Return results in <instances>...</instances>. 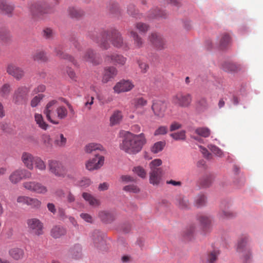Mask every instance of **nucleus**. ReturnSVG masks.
Listing matches in <instances>:
<instances>
[{
  "label": "nucleus",
  "instance_id": "1",
  "mask_svg": "<svg viewBox=\"0 0 263 263\" xmlns=\"http://www.w3.org/2000/svg\"><path fill=\"white\" fill-rule=\"evenodd\" d=\"M90 37L103 49H109L110 44L117 48H122L125 50L129 49L128 44L124 41L121 33L115 28L104 30L100 34L93 33Z\"/></svg>",
  "mask_w": 263,
  "mask_h": 263
},
{
  "label": "nucleus",
  "instance_id": "2",
  "mask_svg": "<svg viewBox=\"0 0 263 263\" xmlns=\"http://www.w3.org/2000/svg\"><path fill=\"white\" fill-rule=\"evenodd\" d=\"M146 142L144 134H134L127 132L120 144V148L128 154L135 155L142 150Z\"/></svg>",
  "mask_w": 263,
  "mask_h": 263
},
{
  "label": "nucleus",
  "instance_id": "3",
  "mask_svg": "<svg viewBox=\"0 0 263 263\" xmlns=\"http://www.w3.org/2000/svg\"><path fill=\"white\" fill-rule=\"evenodd\" d=\"M58 104L56 100L50 101L44 110L47 120L54 124H58L59 120L66 118L68 115L67 108L64 106H58Z\"/></svg>",
  "mask_w": 263,
  "mask_h": 263
},
{
  "label": "nucleus",
  "instance_id": "4",
  "mask_svg": "<svg viewBox=\"0 0 263 263\" xmlns=\"http://www.w3.org/2000/svg\"><path fill=\"white\" fill-rule=\"evenodd\" d=\"M248 242L249 238L245 236L241 238L237 243L236 250L241 255L244 263H249L252 258V254Z\"/></svg>",
  "mask_w": 263,
  "mask_h": 263
},
{
  "label": "nucleus",
  "instance_id": "5",
  "mask_svg": "<svg viewBox=\"0 0 263 263\" xmlns=\"http://www.w3.org/2000/svg\"><path fill=\"white\" fill-rule=\"evenodd\" d=\"M193 98L190 93L178 92L173 96L172 103L182 108H189L192 102Z\"/></svg>",
  "mask_w": 263,
  "mask_h": 263
},
{
  "label": "nucleus",
  "instance_id": "6",
  "mask_svg": "<svg viewBox=\"0 0 263 263\" xmlns=\"http://www.w3.org/2000/svg\"><path fill=\"white\" fill-rule=\"evenodd\" d=\"M48 166L49 172L57 177L64 178L67 174L66 167L60 161L49 160L48 161Z\"/></svg>",
  "mask_w": 263,
  "mask_h": 263
},
{
  "label": "nucleus",
  "instance_id": "7",
  "mask_svg": "<svg viewBox=\"0 0 263 263\" xmlns=\"http://www.w3.org/2000/svg\"><path fill=\"white\" fill-rule=\"evenodd\" d=\"M30 91L29 87L21 86L17 87L12 95V101L16 105H21L26 103L28 99Z\"/></svg>",
  "mask_w": 263,
  "mask_h": 263
},
{
  "label": "nucleus",
  "instance_id": "8",
  "mask_svg": "<svg viewBox=\"0 0 263 263\" xmlns=\"http://www.w3.org/2000/svg\"><path fill=\"white\" fill-rule=\"evenodd\" d=\"M148 40L157 50H162L166 47V41L160 33L152 32L148 35Z\"/></svg>",
  "mask_w": 263,
  "mask_h": 263
},
{
  "label": "nucleus",
  "instance_id": "9",
  "mask_svg": "<svg viewBox=\"0 0 263 263\" xmlns=\"http://www.w3.org/2000/svg\"><path fill=\"white\" fill-rule=\"evenodd\" d=\"M26 223L28 231L36 236H40L44 234L43 223L37 218H32L27 220Z\"/></svg>",
  "mask_w": 263,
  "mask_h": 263
},
{
  "label": "nucleus",
  "instance_id": "10",
  "mask_svg": "<svg viewBox=\"0 0 263 263\" xmlns=\"http://www.w3.org/2000/svg\"><path fill=\"white\" fill-rule=\"evenodd\" d=\"M104 162V157L98 154H95V157L88 160L85 164L86 168L89 171L98 170L101 167Z\"/></svg>",
  "mask_w": 263,
  "mask_h": 263
},
{
  "label": "nucleus",
  "instance_id": "11",
  "mask_svg": "<svg viewBox=\"0 0 263 263\" xmlns=\"http://www.w3.org/2000/svg\"><path fill=\"white\" fill-rule=\"evenodd\" d=\"M30 11L34 17H40L49 12L47 5L43 2L35 3L30 7Z\"/></svg>",
  "mask_w": 263,
  "mask_h": 263
},
{
  "label": "nucleus",
  "instance_id": "12",
  "mask_svg": "<svg viewBox=\"0 0 263 263\" xmlns=\"http://www.w3.org/2000/svg\"><path fill=\"white\" fill-rule=\"evenodd\" d=\"M135 85L133 82L129 80H123L118 82L114 87V91L117 93L127 92L131 90Z\"/></svg>",
  "mask_w": 263,
  "mask_h": 263
},
{
  "label": "nucleus",
  "instance_id": "13",
  "mask_svg": "<svg viewBox=\"0 0 263 263\" xmlns=\"http://www.w3.org/2000/svg\"><path fill=\"white\" fill-rule=\"evenodd\" d=\"M166 108V104L160 100L154 101L152 106V109L155 116L159 118L164 116Z\"/></svg>",
  "mask_w": 263,
  "mask_h": 263
},
{
  "label": "nucleus",
  "instance_id": "14",
  "mask_svg": "<svg viewBox=\"0 0 263 263\" xmlns=\"http://www.w3.org/2000/svg\"><path fill=\"white\" fill-rule=\"evenodd\" d=\"M126 58L118 53H112L105 55V62L108 64L113 63L115 65L123 66L126 62Z\"/></svg>",
  "mask_w": 263,
  "mask_h": 263
},
{
  "label": "nucleus",
  "instance_id": "15",
  "mask_svg": "<svg viewBox=\"0 0 263 263\" xmlns=\"http://www.w3.org/2000/svg\"><path fill=\"white\" fill-rule=\"evenodd\" d=\"M7 72L17 80H21L24 76L23 69L14 64L10 63L6 68Z\"/></svg>",
  "mask_w": 263,
  "mask_h": 263
},
{
  "label": "nucleus",
  "instance_id": "16",
  "mask_svg": "<svg viewBox=\"0 0 263 263\" xmlns=\"http://www.w3.org/2000/svg\"><path fill=\"white\" fill-rule=\"evenodd\" d=\"M35 157V156L32 154L24 152L21 154V160L26 167L30 170H32L34 168L33 162Z\"/></svg>",
  "mask_w": 263,
  "mask_h": 263
},
{
  "label": "nucleus",
  "instance_id": "17",
  "mask_svg": "<svg viewBox=\"0 0 263 263\" xmlns=\"http://www.w3.org/2000/svg\"><path fill=\"white\" fill-rule=\"evenodd\" d=\"M118 70L115 67L109 66L104 68L102 82L104 83L113 79L117 74Z\"/></svg>",
  "mask_w": 263,
  "mask_h": 263
},
{
  "label": "nucleus",
  "instance_id": "18",
  "mask_svg": "<svg viewBox=\"0 0 263 263\" xmlns=\"http://www.w3.org/2000/svg\"><path fill=\"white\" fill-rule=\"evenodd\" d=\"M82 60L95 65L99 64L100 60L97 54L91 49L87 50L82 57Z\"/></svg>",
  "mask_w": 263,
  "mask_h": 263
},
{
  "label": "nucleus",
  "instance_id": "19",
  "mask_svg": "<svg viewBox=\"0 0 263 263\" xmlns=\"http://www.w3.org/2000/svg\"><path fill=\"white\" fill-rule=\"evenodd\" d=\"M162 169H153L149 173V182L153 185L159 184L162 176Z\"/></svg>",
  "mask_w": 263,
  "mask_h": 263
},
{
  "label": "nucleus",
  "instance_id": "20",
  "mask_svg": "<svg viewBox=\"0 0 263 263\" xmlns=\"http://www.w3.org/2000/svg\"><path fill=\"white\" fill-rule=\"evenodd\" d=\"M217 40L218 46L221 49L227 48L231 44V37L228 33L221 34Z\"/></svg>",
  "mask_w": 263,
  "mask_h": 263
},
{
  "label": "nucleus",
  "instance_id": "21",
  "mask_svg": "<svg viewBox=\"0 0 263 263\" xmlns=\"http://www.w3.org/2000/svg\"><path fill=\"white\" fill-rule=\"evenodd\" d=\"M128 33L132 37L134 41V45L136 48H140L143 47L144 45V41L142 37L136 32L132 29L128 30Z\"/></svg>",
  "mask_w": 263,
  "mask_h": 263
},
{
  "label": "nucleus",
  "instance_id": "22",
  "mask_svg": "<svg viewBox=\"0 0 263 263\" xmlns=\"http://www.w3.org/2000/svg\"><path fill=\"white\" fill-rule=\"evenodd\" d=\"M54 52L57 56H58L61 59H67L71 62L73 64L76 66H78V63L76 60L71 55L64 53L62 51V48L61 46H58L54 49Z\"/></svg>",
  "mask_w": 263,
  "mask_h": 263
},
{
  "label": "nucleus",
  "instance_id": "23",
  "mask_svg": "<svg viewBox=\"0 0 263 263\" xmlns=\"http://www.w3.org/2000/svg\"><path fill=\"white\" fill-rule=\"evenodd\" d=\"M12 90V86L8 83L3 84L0 87V97L4 99L9 98Z\"/></svg>",
  "mask_w": 263,
  "mask_h": 263
},
{
  "label": "nucleus",
  "instance_id": "24",
  "mask_svg": "<svg viewBox=\"0 0 263 263\" xmlns=\"http://www.w3.org/2000/svg\"><path fill=\"white\" fill-rule=\"evenodd\" d=\"M66 233V229L60 226H54L50 231V235L54 238H59L65 235Z\"/></svg>",
  "mask_w": 263,
  "mask_h": 263
},
{
  "label": "nucleus",
  "instance_id": "25",
  "mask_svg": "<svg viewBox=\"0 0 263 263\" xmlns=\"http://www.w3.org/2000/svg\"><path fill=\"white\" fill-rule=\"evenodd\" d=\"M0 10L9 16H11L14 10V6L8 4L6 1L2 0L0 1Z\"/></svg>",
  "mask_w": 263,
  "mask_h": 263
},
{
  "label": "nucleus",
  "instance_id": "26",
  "mask_svg": "<svg viewBox=\"0 0 263 263\" xmlns=\"http://www.w3.org/2000/svg\"><path fill=\"white\" fill-rule=\"evenodd\" d=\"M123 119V115L121 111L115 110L110 117L109 121L110 126H115L119 124Z\"/></svg>",
  "mask_w": 263,
  "mask_h": 263
},
{
  "label": "nucleus",
  "instance_id": "27",
  "mask_svg": "<svg viewBox=\"0 0 263 263\" xmlns=\"http://www.w3.org/2000/svg\"><path fill=\"white\" fill-rule=\"evenodd\" d=\"M69 255L73 259H78L82 257V248L79 245H76L69 250Z\"/></svg>",
  "mask_w": 263,
  "mask_h": 263
},
{
  "label": "nucleus",
  "instance_id": "28",
  "mask_svg": "<svg viewBox=\"0 0 263 263\" xmlns=\"http://www.w3.org/2000/svg\"><path fill=\"white\" fill-rule=\"evenodd\" d=\"M24 254V250L18 248H13L9 251L10 256L15 260L23 259Z\"/></svg>",
  "mask_w": 263,
  "mask_h": 263
},
{
  "label": "nucleus",
  "instance_id": "29",
  "mask_svg": "<svg viewBox=\"0 0 263 263\" xmlns=\"http://www.w3.org/2000/svg\"><path fill=\"white\" fill-rule=\"evenodd\" d=\"M103 150V147L98 143H90L86 145L85 147V152L89 154L96 153L97 151H102Z\"/></svg>",
  "mask_w": 263,
  "mask_h": 263
},
{
  "label": "nucleus",
  "instance_id": "30",
  "mask_svg": "<svg viewBox=\"0 0 263 263\" xmlns=\"http://www.w3.org/2000/svg\"><path fill=\"white\" fill-rule=\"evenodd\" d=\"M223 70L226 72H237L241 69L240 66L232 62H225L222 65Z\"/></svg>",
  "mask_w": 263,
  "mask_h": 263
},
{
  "label": "nucleus",
  "instance_id": "31",
  "mask_svg": "<svg viewBox=\"0 0 263 263\" xmlns=\"http://www.w3.org/2000/svg\"><path fill=\"white\" fill-rule=\"evenodd\" d=\"M34 168L40 172H45L46 170V164L45 162L39 156H35L33 162Z\"/></svg>",
  "mask_w": 263,
  "mask_h": 263
},
{
  "label": "nucleus",
  "instance_id": "32",
  "mask_svg": "<svg viewBox=\"0 0 263 263\" xmlns=\"http://www.w3.org/2000/svg\"><path fill=\"white\" fill-rule=\"evenodd\" d=\"M198 220L204 229L208 228L212 222L210 216L204 214L198 216Z\"/></svg>",
  "mask_w": 263,
  "mask_h": 263
},
{
  "label": "nucleus",
  "instance_id": "33",
  "mask_svg": "<svg viewBox=\"0 0 263 263\" xmlns=\"http://www.w3.org/2000/svg\"><path fill=\"white\" fill-rule=\"evenodd\" d=\"M176 204L182 209H188L190 205L188 199L182 196H179L176 198Z\"/></svg>",
  "mask_w": 263,
  "mask_h": 263
},
{
  "label": "nucleus",
  "instance_id": "34",
  "mask_svg": "<svg viewBox=\"0 0 263 263\" xmlns=\"http://www.w3.org/2000/svg\"><path fill=\"white\" fill-rule=\"evenodd\" d=\"M82 197L90 205L97 206L100 204V201L88 193H83Z\"/></svg>",
  "mask_w": 263,
  "mask_h": 263
},
{
  "label": "nucleus",
  "instance_id": "35",
  "mask_svg": "<svg viewBox=\"0 0 263 263\" xmlns=\"http://www.w3.org/2000/svg\"><path fill=\"white\" fill-rule=\"evenodd\" d=\"M82 197L90 205L97 206L100 204V201L88 193H83Z\"/></svg>",
  "mask_w": 263,
  "mask_h": 263
},
{
  "label": "nucleus",
  "instance_id": "36",
  "mask_svg": "<svg viewBox=\"0 0 263 263\" xmlns=\"http://www.w3.org/2000/svg\"><path fill=\"white\" fill-rule=\"evenodd\" d=\"M149 17L151 18L162 17L165 18L167 16V13L164 11H162L158 8H156L154 10H151L149 11Z\"/></svg>",
  "mask_w": 263,
  "mask_h": 263
},
{
  "label": "nucleus",
  "instance_id": "37",
  "mask_svg": "<svg viewBox=\"0 0 263 263\" xmlns=\"http://www.w3.org/2000/svg\"><path fill=\"white\" fill-rule=\"evenodd\" d=\"M220 252L219 250L215 249L213 251H210L206 256V261L208 263H215L219 255Z\"/></svg>",
  "mask_w": 263,
  "mask_h": 263
},
{
  "label": "nucleus",
  "instance_id": "38",
  "mask_svg": "<svg viewBox=\"0 0 263 263\" xmlns=\"http://www.w3.org/2000/svg\"><path fill=\"white\" fill-rule=\"evenodd\" d=\"M21 173V168L13 172L9 176V180L11 183L16 184L20 182L22 179Z\"/></svg>",
  "mask_w": 263,
  "mask_h": 263
},
{
  "label": "nucleus",
  "instance_id": "39",
  "mask_svg": "<svg viewBox=\"0 0 263 263\" xmlns=\"http://www.w3.org/2000/svg\"><path fill=\"white\" fill-rule=\"evenodd\" d=\"M67 143V139L62 134H59L56 135L54 141V144L58 147H63Z\"/></svg>",
  "mask_w": 263,
  "mask_h": 263
},
{
  "label": "nucleus",
  "instance_id": "40",
  "mask_svg": "<svg viewBox=\"0 0 263 263\" xmlns=\"http://www.w3.org/2000/svg\"><path fill=\"white\" fill-rule=\"evenodd\" d=\"M99 216L104 222L109 223L114 219V216L112 214L106 211H102L99 213Z\"/></svg>",
  "mask_w": 263,
  "mask_h": 263
},
{
  "label": "nucleus",
  "instance_id": "41",
  "mask_svg": "<svg viewBox=\"0 0 263 263\" xmlns=\"http://www.w3.org/2000/svg\"><path fill=\"white\" fill-rule=\"evenodd\" d=\"M34 119L36 123L41 128L44 130H46L47 129L48 125L44 121L43 117L41 114H35Z\"/></svg>",
  "mask_w": 263,
  "mask_h": 263
},
{
  "label": "nucleus",
  "instance_id": "42",
  "mask_svg": "<svg viewBox=\"0 0 263 263\" xmlns=\"http://www.w3.org/2000/svg\"><path fill=\"white\" fill-rule=\"evenodd\" d=\"M165 145V141H158L154 144L151 147V151L154 154H157L162 151Z\"/></svg>",
  "mask_w": 263,
  "mask_h": 263
},
{
  "label": "nucleus",
  "instance_id": "43",
  "mask_svg": "<svg viewBox=\"0 0 263 263\" xmlns=\"http://www.w3.org/2000/svg\"><path fill=\"white\" fill-rule=\"evenodd\" d=\"M41 201L36 198H32L29 197L28 200V206H30L32 209H40L41 206Z\"/></svg>",
  "mask_w": 263,
  "mask_h": 263
},
{
  "label": "nucleus",
  "instance_id": "44",
  "mask_svg": "<svg viewBox=\"0 0 263 263\" xmlns=\"http://www.w3.org/2000/svg\"><path fill=\"white\" fill-rule=\"evenodd\" d=\"M68 12L70 16L74 18L80 17L84 14V12L82 10L74 7L69 8Z\"/></svg>",
  "mask_w": 263,
  "mask_h": 263
},
{
  "label": "nucleus",
  "instance_id": "45",
  "mask_svg": "<svg viewBox=\"0 0 263 263\" xmlns=\"http://www.w3.org/2000/svg\"><path fill=\"white\" fill-rule=\"evenodd\" d=\"M195 133L199 136L207 138L211 134V130L209 128L205 127H198L195 130Z\"/></svg>",
  "mask_w": 263,
  "mask_h": 263
},
{
  "label": "nucleus",
  "instance_id": "46",
  "mask_svg": "<svg viewBox=\"0 0 263 263\" xmlns=\"http://www.w3.org/2000/svg\"><path fill=\"white\" fill-rule=\"evenodd\" d=\"M33 59L35 61L42 62H46L48 60L46 53L42 50L36 51L33 55Z\"/></svg>",
  "mask_w": 263,
  "mask_h": 263
},
{
  "label": "nucleus",
  "instance_id": "47",
  "mask_svg": "<svg viewBox=\"0 0 263 263\" xmlns=\"http://www.w3.org/2000/svg\"><path fill=\"white\" fill-rule=\"evenodd\" d=\"M35 188L34 193L36 194L45 195L48 191V188L46 186L37 181Z\"/></svg>",
  "mask_w": 263,
  "mask_h": 263
},
{
  "label": "nucleus",
  "instance_id": "48",
  "mask_svg": "<svg viewBox=\"0 0 263 263\" xmlns=\"http://www.w3.org/2000/svg\"><path fill=\"white\" fill-rule=\"evenodd\" d=\"M37 181H29L23 182V186L26 190L30 192L34 193L35 186Z\"/></svg>",
  "mask_w": 263,
  "mask_h": 263
},
{
  "label": "nucleus",
  "instance_id": "49",
  "mask_svg": "<svg viewBox=\"0 0 263 263\" xmlns=\"http://www.w3.org/2000/svg\"><path fill=\"white\" fill-rule=\"evenodd\" d=\"M206 197L203 194L197 195L195 199V203L197 206L200 207L205 205L206 203Z\"/></svg>",
  "mask_w": 263,
  "mask_h": 263
},
{
  "label": "nucleus",
  "instance_id": "50",
  "mask_svg": "<svg viewBox=\"0 0 263 263\" xmlns=\"http://www.w3.org/2000/svg\"><path fill=\"white\" fill-rule=\"evenodd\" d=\"M92 239L95 245L99 247L100 244L104 243V240L102 237L99 234L98 232H95L92 235Z\"/></svg>",
  "mask_w": 263,
  "mask_h": 263
},
{
  "label": "nucleus",
  "instance_id": "51",
  "mask_svg": "<svg viewBox=\"0 0 263 263\" xmlns=\"http://www.w3.org/2000/svg\"><path fill=\"white\" fill-rule=\"evenodd\" d=\"M208 147L210 151L217 156L219 157L223 156V152L217 146L213 144H209Z\"/></svg>",
  "mask_w": 263,
  "mask_h": 263
},
{
  "label": "nucleus",
  "instance_id": "52",
  "mask_svg": "<svg viewBox=\"0 0 263 263\" xmlns=\"http://www.w3.org/2000/svg\"><path fill=\"white\" fill-rule=\"evenodd\" d=\"M133 171L135 173L142 178H145L146 176V172L140 166L135 167Z\"/></svg>",
  "mask_w": 263,
  "mask_h": 263
},
{
  "label": "nucleus",
  "instance_id": "53",
  "mask_svg": "<svg viewBox=\"0 0 263 263\" xmlns=\"http://www.w3.org/2000/svg\"><path fill=\"white\" fill-rule=\"evenodd\" d=\"M175 140H184L185 139V132L184 130H181L179 132L172 133L170 135Z\"/></svg>",
  "mask_w": 263,
  "mask_h": 263
},
{
  "label": "nucleus",
  "instance_id": "54",
  "mask_svg": "<svg viewBox=\"0 0 263 263\" xmlns=\"http://www.w3.org/2000/svg\"><path fill=\"white\" fill-rule=\"evenodd\" d=\"M44 97V95L43 94H39L33 97L30 102L31 106L32 107H36Z\"/></svg>",
  "mask_w": 263,
  "mask_h": 263
},
{
  "label": "nucleus",
  "instance_id": "55",
  "mask_svg": "<svg viewBox=\"0 0 263 263\" xmlns=\"http://www.w3.org/2000/svg\"><path fill=\"white\" fill-rule=\"evenodd\" d=\"M234 216V214L228 209L222 210L219 213V216L221 219L231 218Z\"/></svg>",
  "mask_w": 263,
  "mask_h": 263
},
{
  "label": "nucleus",
  "instance_id": "56",
  "mask_svg": "<svg viewBox=\"0 0 263 263\" xmlns=\"http://www.w3.org/2000/svg\"><path fill=\"white\" fill-rule=\"evenodd\" d=\"M135 27L141 33H145L149 29V26L143 23H137L135 24Z\"/></svg>",
  "mask_w": 263,
  "mask_h": 263
},
{
  "label": "nucleus",
  "instance_id": "57",
  "mask_svg": "<svg viewBox=\"0 0 263 263\" xmlns=\"http://www.w3.org/2000/svg\"><path fill=\"white\" fill-rule=\"evenodd\" d=\"M162 161L160 159H156L149 163V167L151 170H153V169H162L161 167H158L162 164Z\"/></svg>",
  "mask_w": 263,
  "mask_h": 263
},
{
  "label": "nucleus",
  "instance_id": "58",
  "mask_svg": "<svg viewBox=\"0 0 263 263\" xmlns=\"http://www.w3.org/2000/svg\"><path fill=\"white\" fill-rule=\"evenodd\" d=\"M212 182L211 177L210 175L204 176L201 179L200 183L204 187L208 186Z\"/></svg>",
  "mask_w": 263,
  "mask_h": 263
},
{
  "label": "nucleus",
  "instance_id": "59",
  "mask_svg": "<svg viewBox=\"0 0 263 263\" xmlns=\"http://www.w3.org/2000/svg\"><path fill=\"white\" fill-rule=\"evenodd\" d=\"M123 190L126 192H133L134 193H138L140 191L139 189L138 186L134 184H130L125 186Z\"/></svg>",
  "mask_w": 263,
  "mask_h": 263
},
{
  "label": "nucleus",
  "instance_id": "60",
  "mask_svg": "<svg viewBox=\"0 0 263 263\" xmlns=\"http://www.w3.org/2000/svg\"><path fill=\"white\" fill-rule=\"evenodd\" d=\"M168 129L166 126H159L154 132L155 136L165 135L167 133Z\"/></svg>",
  "mask_w": 263,
  "mask_h": 263
},
{
  "label": "nucleus",
  "instance_id": "61",
  "mask_svg": "<svg viewBox=\"0 0 263 263\" xmlns=\"http://www.w3.org/2000/svg\"><path fill=\"white\" fill-rule=\"evenodd\" d=\"M134 103L137 107H141L147 104V101L143 98H139L135 100Z\"/></svg>",
  "mask_w": 263,
  "mask_h": 263
},
{
  "label": "nucleus",
  "instance_id": "62",
  "mask_svg": "<svg viewBox=\"0 0 263 263\" xmlns=\"http://www.w3.org/2000/svg\"><path fill=\"white\" fill-rule=\"evenodd\" d=\"M43 142L46 148L51 146V138L49 135H44L42 137Z\"/></svg>",
  "mask_w": 263,
  "mask_h": 263
},
{
  "label": "nucleus",
  "instance_id": "63",
  "mask_svg": "<svg viewBox=\"0 0 263 263\" xmlns=\"http://www.w3.org/2000/svg\"><path fill=\"white\" fill-rule=\"evenodd\" d=\"M43 34L45 38L49 39L53 37L54 32L51 28H47L43 30Z\"/></svg>",
  "mask_w": 263,
  "mask_h": 263
},
{
  "label": "nucleus",
  "instance_id": "64",
  "mask_svg": "<svg viewBox=\"0 0 263 263\" xmlns=\"http://www.w3.org/2000/svg\"><path fill=\"white\" fill-rule=\"evenodd\" d=\"M67 73L68 74L69 78L73 81H77V76L73 69L71 68L68 67L66 69Z\"/></svg>",
  "mask_w": 263,
  "mask_h": 263
}]
</instances>
